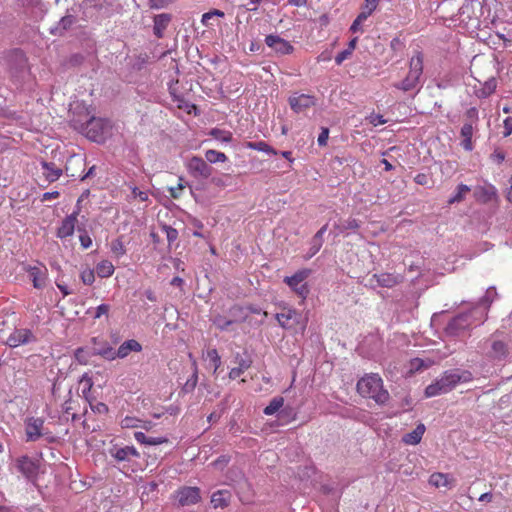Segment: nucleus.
I'll use <instances>...</instances> for the list:
<instances>
[{
  "instance_id": "nucleus-26",
  "label": "nucleus",
  "mask_w": 512,
  "mask_h": 512,
  "mask_svg": "<svg viewBox=\"0 0 512 512\" xmlns=\"http://www.w3.org/2000/svg\"><path fill=\"white\" fill-rule=\"evenodd\" d=\"M327 227H328V225L325 224L312 237L311 242H310V248H309V257L314 256L321 249L323 242H324L323 236L327 230Z\"/></svg>"
},
{
  "instance_id": "nucleus-54",
  "label": "nucleus",
  "mask_w": 512,
  "mask_h": 512,
  "mask_svg": "<svg viewBox=\"0 0 512 512\" xmlns=\"http://www.w3.org/2000/svg\"><path fill=\"white\" fill-rule=\"evenodd\" d=\"M167 442L168 438L166 437H147L146 445L156 446Z\"/></svg>"
},
{
  "instance_id": "nucleus-25",
  "label": "nucleus",
  "mask_w": 512,
  "mask_h": 512,
  "mask_svg": "<svg viewBox=\"0 0 512 512\" xmlns=\"http://www.w3.org/2000/svg\"><path fill=\"white\" fill-rule=\"evenodd\" d=\"M473 133H474V126H472L471 124H463L461 131H460V136L462 138L460 145L466 151H472L474 148L473 143H472Z\"/></svg>"
},
{
  "instance_id": "nucleus-21",
  "label": "nucleus",
  "mask_w": 512,
  "mask_h": 512,
  "mask_svg": "<svg viewBox=\"0 0 512 512\" xmlns=\"http://www.w3.org/2000/svg\"><path fill=\"white\" fill-rule=\"evenodd\" d=\"M497 196L496 188L491 184L477 186L474 189V197L483 203H487Z\"/></svg>"
},
{
  "instance_id": "nucleus-22",
  "label": "nucleus",
  "mask_w": 512,
  "mask_h": 512,
  "mask_svg": "<svg viewBox=\"0 0 512 512\" xmlns=\"http://www.w3.org/2000/svg\"><path fill=\"white\" fill-rule=\"evenodd\" d=\"M172 20V16L168 13H161L154 16L153 33L157 38L164 36V31Z\"/></svg>"
},
{
  "instance_id": "nucleus-23",
  "label": "nucleus",
  "mask_w": 512,
  "mask_h": 512,
  "mask_svg": "<svg viewBox=\"0 0 512 512\" xmlns=\"http://www.w3.org/2000/svg\"><path fill=\"white\" fill-rule=\"evenodd\" d=\"M236 367L232 368L229 372V378L234 380L241 376L247 369H249L252 365V360L250 357H242L240 354L235 356Z\"/></svg>"
},
{
  "instance_id": "nucleus-12",
  "label": "nucleus",
  "mask_w": 512,
  "mask_h": 512,
  "mask_svg": "<svg viewBox=\"0 0 512 512\" xmlns=\"http://www.w3.org/2000/svg\"><path fill=\"white\" fill-rule=\"evenodd\" d=\"M15 466L27 479L33 480L37 477L39 465L38 462L27 455L16 459Z\"/></svg>"
},
{
  "instance_id": "nucleus-38",
  "label": "nucleus",
  "mask_w": 512,
  "mask_h": 512,
  "mask_svg": "<svg viewBox=\"0 0 512 512\" xmlns=\"http://www.w3.org/2000/svg\"><path fill=\"white\" fill-rule=\"evenodd\" d=\"M209 135L212 136L214 139L228 143L232 140V133L229 131L221 130L218 128H213L210 130Z\"/></svg>"
},
{
  "instance_id": "nucleus-6",
  "label": "nucleus",
  "mask_w": 512,
  "mask_h": 512,
  "mask_svg": "<svg viewBox=\"0 0 512 512\" xmlns=\"http://www.w3.org/2000/svg\"><path fill=\"white\" fill-rule=\"evenodd\" d=\"M473 324L472 312H464L453 317L445 327L448 336H460Z\"/></svg>"
},
{
  "instance_id": "nucleus-28",
  "label": "nucleus",
  "mask_w": 512,
  "mask_h": 512,
  "mask_svg": "<svg viewBox=\"0 0 512 512\" xmlns=\"http://www.w3.org/2000/svg\"><path fill=\"white\" fill-rule=\"evenodd\" d=\"M41 165L44 170L43 174L49 182L58 180L62 174V170L58 168L53 162L43 161Z\"/></svg>"
},
{
  "instance_id": "nucleus-46",
  "label": "nucleus",
  "mask_w": 512,
  "mask_h": 512,
  "mask_svg": "<svg viewBox=\"0 0 512 512\" xmlns=\"http://www.w3.org/2000/svg\"><path fill=\"white\" fill-rule=\"evenodd\" d=\"M141 423L140 419L127 416L121 421V426L123 428H137L141 426Z\"/></svg>"
},
{
  "instance_id": "nucleus-58",
  "label": "nucleus",
  "mask_w": 512,
  "mask_h": 512,
  "mask_svg": "<svg viewBox=\"0 0 512 512\" xmlns=\"http://www.w3.org/2000/svg\"><path fill=\"white\" fill-rule=\"evenodd\" d=\"M504 131H503V137H508L512 133V117H507L504 122Z\"/></svg>"
},
{
  "instance_id": "nucleus-48",
  "label": "nucleus",
  "mask_w": 512,
  "mask_h": 512,
  "mask_svg": "<svg viewBox=\"0 0 512 512\" xmlns=\"http://www.w3.org/2000/svg\"><path fill=\"white\" fill-rule=\"evenodd\" d=\"M80 277L85 285H91L95 281L94 271L91 269L82 271Z\"/></svg>"
},
{
  "instance_id": "nucleus-61",
  "label": "nucleus",
  "mask_w": 512,
  "mask_h": 512,
  "mask_svg": "<svg viewBox=\"0 0 512 512\" xmlns=\"http://www.w3.org/2000/svg\"><path fill=\"white\" fill-rule=\"evenodd\" d=\"M351 56V53L349 50H343L339 52L335 57V62L337 65H341L344 60L348 59Z\"/></svg>"
},
{
  "instance_id": "nucleus-9",
  "label": "nucleus",
  "mask_w": 512,
  "mask_h": 512,
  "mask_svg": "<svg viewBox=\"0 0 512 512\" xmlns=\"http://www.w3.org/2000/svg\"><path fill=\"white\" fill-rule=\"evenodd\" d=\"M207 162V160L193 156L187 165L189 173L196 179L211 177L214 169Z\"/></svg>"
},
{
  "instance_id": "nucleus-53",
  "label": "nucleus",
  "mask_w": 512,
  "mask_h": 512,
  "mask_svg": "<svg viewBox=\"0 0 512 512\" xmlns=\"http://www.w3.org/2000/svg\"><path fill=\"white\" fill-rule=\"evenodd\" d=\"M380 0H365L363 10L372 14L374 10L377 8Z\"/></svg>"
},
{
  "instance_id": "nucleus-15",
  "label": "nucleus",
  "mask_w": 512,
  "mask_h": 512,
  "mask_svg": "<svg viewBox=\"0 0 512 512\" xmlns=\"http://www.w3.org/2000/svg\"><path fill=\"white\" fill-rule=\"evenodd\" d=\"M265 43L268 47L272 48L276 53L281 55L290 54L293 52V46L285 39L277 35H268L265 38Z\"/></svg>"
},
{
  "instance_id": "nucleus-56",
  "label": "nucleus",
  "mask_w": 512,
  "mask_h": 512,
  "mask_svg": "<svg viewBox=\"0 0 512 512\" xmlns=\"http://www.w3.org/2000/svg\"><path fill=\"white\" fill-rule=\"evenodd\" d=\"M48 444L56 443L58 442L59 438L55 435H53L50 431L46 430L44 428L42 432V437Z\"/></svg>"
},
{
  "instance_id": "nucleus-64",
  "label": "nucleus",
  "mask_w": 512,
  "mask_h": 512,
  "mask_svg": "<svg viewBox=\"0 0 512 512\" xmlns=\"http://www.w3.org/2000/svg\"><path fill=\"white\" fill-rule=\"evenodd\" d=\"M183 185L182 184H178L177 187L175 188H170V194H171V197L177 199L180 197V194H181V191L183 190Z\"/></svg>"
},
{
  "instance_id": "nucleus-3",
  "label": "nucleus",
  "mask_w": 512,
  "mask_h": 512,
  "mask_svg": "<svg viewBox=\"0 0 512 512\" xmlns=\"http://www.w3.org/2000/svg\"><path fill=\"white\" fill-rule=\"evenodd\" d=\"M357 391L362 397L371 398L379 405L386 404L390 398L388 391L383 388V381L378 374L362 377L357 382Z\"/></svg>"
},
{
  "instance_id": "nucleus-5",
  "label": "nucleus",
  "mask_w": 512,
  "mask_h": 512,
  "mask_svg": "<svg viewBox=\"0 0 512 512\" xmlns=\"http://www.w3.org/2000/svg\"><path fill=\"white\" fill-rule=\"evenodd\" d=\"M141 350V344L137 340L130 339L123 342L117 350H114L109 343H104L103 348H94L92 353L111 361L116 358H125L130 352H140Z\"/></svg>"
},
{
  "instance_id": "nucleus-59",
  "label": "nucleus",
  "mask_w": 512,
  "mask_h": 512,
  "mask_svg": "<svg viewBox=\"0 0 512 512\" xmlns=\"http://www.w3.org/2000/svg\"><path fill=\"white\" fill-rule=\"evenodd\" d=\"M110 310V306L108 304H101L96 308V313L94 318H100L102 315H107Z\"/></svg>"
},
{
  "instance_id": "nucleus-1",
  "label": "nucleus",
  "mask_w": 512,
  "mask_h": 512,
  "mask_svg": "<svg viewBox=\"0 0 512 512\" xmlns=\"http://www.w3.org/2000/svg\"><path fill=\"white\" fill-rule=\"evenodd\" d=\"M70 126L88 139L97 143L104 142L111 129L108 120L95 117L86 109H82L78 114H73L70 119Z\"/></svg>"
},
{
  "instance_id": "nucleus-27",
  "label": "nucleus",
  "mask_w": 512,
  "mask_h": 512,
  "mask_svg": "<svg viewBox=\"0 0 512 512\" xmlns=\"http://www.w3.org/2000/svg\"><path fill=\"white\" fill-rule=\"evenodd\" d=\"M231 498V493L227 490H218L211 496V503L214 508L227 507Z\"/></svg>"
},
{
  "instance_id": "nucleus-57",
  "label": "nucleus",
  "mask_w": 512,
  "mask_h": 512,
  "mask_svg": "<svg viewBox=\"0 0 512 512\" xmlns=\"http://www.w3.org/2000/svg\"><path fill=\"white\" fill-rule=\"evenodd\" d=\"M490 158L496 162L497 164H501L505 160V153L501 150L496 149L491 155Z\"/></svg>"
},
{
  "instance_id": "nucleus-16",
  "label": "nucleus",
  "mask_w": 512,
  "mask_h": 512,
  "mask_svg": "<svg viewBox=\"0 0 512 512\" xmlns=\"http://www.w3.org/2000/svg\"><path fill=\"white\" fill-rule=\"evenodd\" d=\"M109 453L118 462L130 461L132 457H140L134 446L118 447L115 445L110 448Z\"/></svg>"
},
{
  "instance_id": "nucleus-44",
  "label": "nucleus",
  "mask_w": 512,
  "mask_h": 512,
  "mask_svg": "<svg viewBox=\"0 0 512 512\" xmlns=\"http://www.w3.org/2000/svg\"><path fill=\"white\" fill-rule=\"evenodd\" d=\"M111 251L117 256H123L126 253L121 238H117L111 242Z\"/></svg>"
},
{
  "instance_id": "nucleus-41",
  "label": "nucleus",
  "mask_w": 512,
  "mask_h": 512,
  "mask_svg": "<svg viewBox=\"0 0 512 512\" xmlns=\"http://www.w3.org/2000/svg\"><path fill=\"white\" fill-rule=\"evenodd\" d=\"M79 384L82 385V394L85 398L88 397V393L91 391L93 387L92 377L89 376L88 373H84L79 380Z\"/></svg>"
},
{
  "instance_id": "nucleus-14",
  "label": "nucleus",
  "mask_w": 512,
  "mask_h": 512,
  "mask_svg": "<svg viewBox=\"0 0 512 512\" xmlns=\"http://www.w3.org/2000/svg\"><path fill=\"white\" fill-rule=\"evenodd\" d=\"M178 503L181 506H189L200 501V490L197 487H182L177 491Z\"/></svg>"
},
{
  "instance_id": "nucleus-42",
  "label": "nucleus",
  "mask_w": 512,
  "mask_h": 512,
  "mask_svg": "<svg viewBox=\"0 0 512 512\" xmlns=\"http://www.w3.org/2000/svg\"><path fill=\"white\" fill-rule=\"evenodd\" d=\"M213 323L216 325L217 328L224 331V330H227L228 327L234 323V320L227 319L222 315H217L213 319Z\"/></svg>"
},
{
  "instance_id": "nucleus-63",
  "label": "nucleus",
  "mask_w": 512,
  "mask_h": 512,
  "mask_svg": "<svg viewBox=\"0 0 512 512\" xmlns=\"http://www.w3.org/2000/svg\"><path fill=\"white\" fill-rule=\"evenodd\" d=\"M414 181L418 184V185H427L428 182H429V178H428V175L427 174H424V173H419L415 176L414 178Z\"/></svg>"
},
{
  "instance_id": "nucleus-2",
  "label": "nucleus",
  "mask_w": 512,
  "mask_h": 512,
  "mask_svg": "<svg viewBox=\"0 0 512 512\" xmlns=\"http://www.w3.org/2000/svg\"><path fill=\"white\" fill-rule=\"evenodd\" d=\"M471 380L472 374L469 371H460L459 369L447 370L439 379L426 387L425 396L434 397L446 394L454 389L458 383H466Z\"/></svg>"
},
{
  "instance_id": "nucleus-55",
  "label": "nucleus",
  "mask_w": 512,
  "mask_h": 512,
  "mask_svg": "<svg viewBox=\"0 0 512 512\" xmlns=\"http://www.w3.org/2000/svg\"><path fill=\"white\" fill-rule=\"evenodd\" d=\"M329 136V129L328 128H322L321 133L318 136L317 142L319 146H325L327 144Z\"/></svg>"
},
{
  "instance_id": "nucleus-18",
  "label": "nucleus",
  "mask_w": 512,
  "mask_h": 512,
  "mask_svg": "<svg viewBox=\"0 0 512 512\" xmlns=\"http://www.w3.org/2000/svg\"><path fill=\"white\" fill-rule=\"evenodd\" d=\"M276 319L282 328L291 329L300 322L301 314L294 309H288L286 312L277 313Z\"/></svg>"
},
{
  "instance_id": "nucleus-43",
  "label": "nucleus",
  "mask_w": 512,
  "mask_h": 512,
  "mask_svg": "<svg viewBox=\"0 0 512 512\" xmlns=\"http://www.w3.org/2000/svg\"><path fill=\"white\" fill-rule=\"evenodd\" d=\"M465 117L467 121L464 124H471L472 126L476 125L479 121L477 108H469L465 113Z\"/></svg>"
},
{
  "instance_id": "nucleus-13",
  "label": "nucleus",
  "mask_w": 512,
  "mask_h": 512,
  "mask_svg": "<svg viewBox=\"0 0 512 512\" xmlns=\"http://www.w3.org/2000/svg\"><path fill=\"white\" fill-rule=\"evenodd\" d=\"M403 281V276L399 274L392 273H381V274H373L369 279V285L371 287H384V288H393L396 285L400 284Z\"/></svg>"
},
{
  "instance_id": "nucleus-33",
  "label": "nucleus",
  "mask_w": 512,
  "mask_h": 512,
  "mask_svg": "<svg viewBox=\"0 0 512 512\" xmlns=\"http://www.w3.org/2000/svg\"><path fill=\"white\" fill-rule=\"evenodd\" d=\"M96 272L99 277L107 278L114 273V266L110 261L103 260L96 266Z\"/></svg>"
},
{
  "instance_id": "nucleus-40",
  "label": "nucleus",
  "mask_w": 512,
  "mask_h": 512,
  "mask_svg": "<svg viewBox=\"0 0 512 512\" xmlns=\"http://www.w3.org/2000/svg\"><path fill=\"white\" fill-rule=\"evenodd\" d=\"M497 295L496 289L494 287H490L486 290L485 295L479 300L478 306H483L484 308H488L490 304L493 302L494 297Z\"/></svg>"
},
{
  "instance_id": "nucleus-24",
  "label": "nucleus",
  "mask_w": 512,
  "mask_h": 512,
  "mask_svg": "<svg viewBox=\"0 0 512 512\" xmlns=\"http://www.w3.org/2000/svg\"><path fill=\"white\" fill-rule=\"evenodd\" d=\"M77 222H75V216L74 215H68L66 216L62 222L61 225L58 227L56 236L60 239L67 238L69 236H72L75 230V225Z\"/></svg>"
},
{
  "instance_id": "nucleus-51",
  "label": "nucleus",
  "mask_w": 512,
  "mask_h": 512,
  "mask_svg": "<svg viewBox=\"0 0 512 512\" xmlns=\"http://www.w3.org/2000/svg\"><path fill=\"white\" fill-rule=\"evenodd\" d=\"M197 380H198V376H197V372L195 371L193 373V375L185 383L184 390L187 391V392L194 390V388L197 385Z\"/></svg>"
},
{
  "instance_id": "nucleus-29",
  "label": "nucleus",
  "mask_w": 512,
  "mask_h": 512,
  "mask_svg": "<svg viewBox=\"0 0 512 512\" xmlns=\"http://www.w3.org/2000/svg\"><path fill=\"white\" fill-rule=\"evenodd\" d=\"M424 432H425L424 424H419L416 426V428L413 431L405 434L403 436L402 440L405 444L416 445L421 441Z\"/></svg>"
},
{
  "instance_id": "nucleus-19",
  "label": "nucleus",
  "mask_w": 512,
  "mask_h": 512,
  "mask_svg": "<svg viewBox=\"0 0 512 512\" xmlns=\"http://www.w3.org/2000/svg\"><path fill=\"white\" fill-rule=\"evenodd\" d=\"M27 272L33 283L34 288L42 289L46 286L47 268L45 266H29Z\"/></svg>"
},
{
  "instance_id": "nucleus-32",
  "label": "nucleus",
  "mask_w": 512,
  "mask_h": 512,
  "mask_svg": "<svg viewBox=\"0 0 512 512\" xmlns=\"http://www.w3.org/2000/svg\"><path fill=\"white\" fill-rule=\"evenodd\" d=\"M284 405V398L281 396L274 397L270 403L264 408L263 413L267 416L279 412Z\"/></svg>"
},
{
  "instance_id": "nucleus-39",
  "label": "nucleus",
  "mask_w": 512,
  "mask_h": 512,
  "mask_svg": "<svg viewBox=\"0 0 512 512\" xmlns=\"http://www.w3.org/2000/svg\"><path fill=\"white\" fill-rule=\"evenodd\" d=\"M205 159L209 163H217V162H225L227 161V156L219 151L216 150H207L205 153Z\"/></svg>"
},
{
  "instance_id": "nucleus-50",
  "label": "nucleus",
  "mask_w": 512,
  "mask_h": 512,
  "mask_svg": "<svg viewBox=\"0 0 512 512\" xmlns=\"http://www.w3.org/2000/svg\"><path fill=\"white\" fill-rule=\"evenodd\" d=\"M367 120L369 121L370 124L374 125V126H378V125H382V124H385L387 121L383 118L382 115L380 114H375V113H372L371 115H369L367 117Z\"/></svg>"
},
{
  "instance_id": "nucleus-52",
  "label": "nucleus",
  "mask_w": 512,
  "mask_h": 512,
  "mask_svg": "<svg viewBox=\"0 0 512 512\" xmlns=\"http://www.w3.org/2000/svg\"><path fill=\"white\" fill-rule=\"evenodd\" d=\"M445 481H446V478L441 473L433 474L430 477V483L434 484L436 487L443 485L445 483Z\"/></svg>"
},
{
  "instance_id": "nucleus-34",
  "label": "nucleus",
  "mask_w": 512,
  "mask_h": 512,
  "mask_svg": "<svg viewBox=\"0 0 512 512\" xmlns=\"http://www.w3.org/2000/svg\"><path fill=\"white\" fill-rule=\"evenodd\" d=\"M92 351L93 349L88 350L84 347H79L74 351V358L80 365H87L90 357L94 356Z\"/></svg>"
},
{
  "instance_id": "nucleus-35",
  "label": "nucleus",
  "mask_w": 512,
  "mask_h": 512,
  "mask_svg": "<svg viewBox=\"0 0 512 512\" xmlns=\"http://www.w3.org/2000/svg\"><path fill=\"white\" fill-rule=\"evenodd\" d=\"M471 191V188L465 184H459L456 187L455 194L448 200L449 204L459 203L464 200L465 196Z\"/></svg>"
},
{
  "instance_id": "nucleus-45",
  "label": "nucleus",
  "mask_w": 512,
  "mask_h": 512,
  "mask_svg": "<svg viewBox=\"0 0 512 512\" xmlns=\"http://www.w3.org/2000/svg\"><path fill=\"white\" fill-rule=\"evenodd\" d=\"M163 231L166 233L167 241L169 245H171L173 242H175L178 238V231L169 226V225H163L162 226Z\"/></svg>"
},
{
  "instance_id": "nucleus-60",
  "label": "nucleus",
  "mask_w": 512,
  "mask_h": 512,
  "mask_svg": "<svg viewBox=\"0 0 512 512\" xmlns=\"http://www.w3.org/2000/svg\"><path fill=\"white\" fill-rule=\"evenodd\" d=\"M81 246L84 249H88L92 245L91 237L85 232L79 236Z\"/></svg>"
},
{
  "instance_id": "nucleus-47",
  "label": "nucleus",
  "mask_w": 512,
  "mask_h": 512,
  "mask_svg": "<svg viewBox=\"0 0 512 512\" xmlns=\"http://www.w3.org/2000/svg\"><path fill=\"white\" fill-rule=\"evenodd\" d=\"M295 413L291 407H284L280 409L278 412V418L280 420H285L286 422H289L291 419H294Z\"/></svg>"
},
{
  "instance_id": "nucleus-7",
  "label": "nucleus",
  "mask_w": 512,
  "mask_h": 512,
  "mask_svg": "<svg viewBox=\"0 0 512 512\" xmlns=\"http://www.w3.org/2000/svg\"><path fill=\"white\" fill-rule=\"evenodd\" d=\"M311 271L309 269H303L297 271L292 276L284 278V282L302 299H305L309 293V288L305 283V280L309 277Z\"/></svg>"
},
{
  "instance_id": "nucleus-31",
  "label": "nucleus",
  "mask_w": 512,
  "mask_h": 512,
  "mask_svg": "<svg viewBox=\"0 0 512 512\" xmlns=\"http://www.w3.org/2000/svg\"><path fill=\"white\" fill-rule=\"evenodd\" d=\"M497 87V80L494 77L489 78L484 82L483 86L476 90V95L478 98H487L490 96Z\"/></svg>"
},
{
  "instance_id": "nucleus-11",
  "label": "nucleus",
  "mask_w": 512,
  "mask_h": 512,
  "mask_svg": "<svg viewBox=\"0 0 512 512\" xmlns=\"http://www.w3.org/2000/svg\"><path fill=\"white\" fill-rule=\"evenodd\" d=\"M37 338L34 333L27 328H19L15 329L7 338L6 344L15 348L20 345H27L33 342H36Z\"/></svg>"
},
{
  "instance_id": "nucleus-37",
  "label": "nucleus",
  "mask_w": 512,
  "mask_h": 512,
  "mask_svg": "<svg viewBox=\"0 0 512 512\" xmlns=\"http://www.w3.org/2000/svg\"><path fill=\"white\" fill-rule=\"evenodd\" d=\"M229 314L232 317L231 320L235 322H243L247 318V313L245 312V308L239 305H234L230 308Z\"/></svg>"
},
{
  "instance_id": "nucleus-30",
  "label": "nucleus",
  "mask_w": 512,
  "mask_h": 512,
  "mask_svg": "<svg viewBox=\"0 0 512 512\" xmlns=\"http://www.w3.org/2000/svg\"><path fill=\"white\" fill-rule=\"evenodd\" d=\"M360 227V223L355 218H348V219H340L338 222L334 224V228L339 233H344L347 230L356 231Z\"/></svg>"
},
{
  "instance_id": "nucleus-36",
  "label": "nucleus",
  "mask_w": 512,
  "mask_h": 512,
  "mask_svg": "<svg viewBox=\"0 0 512 512\" xmlns=\"http://www.w3.org/2000/svg\"><path fill=\"white\" fill-rule=\"evenodd\" d=\"M246 147L252 150L262 151L268 154L276 155L277 151L264 141L247 142Z\"/></svg>"
},
{
  "instance_id": "nucleus-49",
  "label": "nucleus",
  "mask_w": 512,
  "mask_h": 512,
  "mask_svg": "<svg viewBox=\"0 0 512 512\" xmlns=\"http://www.w3.org/2000/svg\"><path fill=\"white\" fill-rule=\"evenodd\" d=\"M207 357L213 362L215 370L221 365V358L216 349H210L207 351Z\"/></svg>"
},
{
  "instance_id": "nucleus-62",
  "label": "nucleus",
  "mask_w": 512,
  "mask_h": 512,
  "mask_svg": "<svg viewBox=\"0 0 512 512\" xmlns=\"http://www.w3.org/2000/svg\"><path fill=\"white\" fill-rule=\"evenodd\" d=\"M132 194L135 198H139L140 201L144 202L148 200V193L139 190L137 187L133 188Z\"/></svg>"
},
{
  "instance_id": "nucleus-8",
  "label": "nucleus",
  "mask_w": 512,
  "mask_h": 512,
  "mask_svg": "<svg viewBox=\"0 0 512 512\" xmlns=\"http://www.w3.org/2000/svg\"><path fill=\"white\" fill-rule=\"evenodd\" d=\"M487 356L493 360L502 361L509 355L508 342L498 339L495 336L490 337L486 341Z\"/></svg>"
},
{
  "instance_id": "nucleus-4",
  "label": "nucleus",
  "mask_w": 512,
  "mask_h": 512,
  "mask_svg": "<svg viewBox=\"0 0 512 512\" xmlns=\"http://www.w3.org/2000/svg\"><path fill=\"white\" fill-rule=\"evenodd\" d=\"M423 73V54L417 52L410 59L409 72L407 76L400 82L394 83L393 86L404 92L416 89L420 84V77Z\"/></svg>"
},
{
  "instance_id": "nucleus-10",
  "label": "nucleus",
  "mask_w": 512,
  "mask_h": 512,
  "mask_svg": "<svg viewBox=\"0 0 512 512\" xmlns=\"http://www.w3.org/2000/svg\"><path fill=\"white\" fill-rule=\"evenodd\" d=\"M44 419L40 417H28L24 421L26 442H35L42 437Z\"/></svg>"
},
{
  "instance_id": "nucleus-20",
  "label": "nucleus",
  "mask_w": 512,
  "mask_h": 512,
  "mask_svg": "<svg viewBox=\"0 0 512 512\" xmlns=\"http://www.w3.org/2000/svg\"><path fill=\"white\" fill-rule=\"evenodd\" d=\"M77 21L75 15L67 14L59 22L50 28V33L54 36H63Z\"/></svg>"
},
{
  "instance_id": "nucleus-17",
  "label": "nucleus",
  "mask_w": 512,
  "mask_h": 512,
  "mask_svg": "<svg viewBox=\"0 0 512 512\" xmlns=\"http://www.w3.org/2000/svg\"><path fill=\"white\" fill-rule=\"evenodd\" d=\"M289 104L291 109L296 113H301L306 109L315 105L313 96L301 94L298 96H292L289 98Z\"/></svg>"
}]
</instances>
